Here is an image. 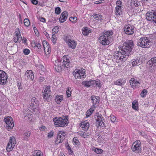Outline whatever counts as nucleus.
Here are the masks:
<instances>
[{"label": "nucleus", "mask_w": 156, "mask_h": 156, "mask_svg": "<svg viewBox=\"0 0 156 156\" xmlns=\"http://www.w3.org/2000/svg\"><path fill=\"white\" fill-rule=\"evenodd\" d=\"M72 60L68 55L63 56L61 60L57 59L55 62V69L57 72H60L62 69L72 66L71 63Z\"/></svg>", "instance_id": "obj_1"}, {"label": "nucleus", "mask_w": 156, "mask_h": 156, "mask_svg": "<svg viewBox=\"0 0 156 156\" xmlns=\"http://www.w3.org/2000/svg\"><path fill=\"white\" fill-rule=\"evenodd\" d=\"M134 46L133 41L132 40H126L124 43L123 46H120L119 52L121 55L129 56Z\"/></svg>", "instance_id": "obj_2"}, {"label": "nucleus", "mask_w": 156, "mask_h": 156, "mask_svg": "<svg viewBox=\"0 0 156 156\" xmlns=\"http://www.w3.org/2000/svg\"><path fill=\"white\" fill-rule=\"evenodd\" d=\"M112 34L111 30L105 31L99 38L100 43L104 45L109 44L110 43V36Z\"/></svg>", "instance_id": "obj_3"}, {"label": "nucleus", "mask_w": 156, "mask_h": 156, "mask_svg": "<svg viewBox=\"0 0 156 156\" xmlns=\"http://www.w3.org/2000/svg\"><path fill=\"white\" fill-rule=\"evenodd\" d=\"M53 121L55 126L58 127L66 126L69 123L66 116L64 119H62L61 117L59 118L56 117L54 118Z\"/></svg>", "instance_id": "obj_4"}, {"label": "nucleus", "mask_w": 156, "mask_h": 156, "mask_svg": "<svg viewBox=\"0 0 156 156\" xmlns=\"http://www.w3.org/2000/svg\"><path fill=\"white\" fill-rule=\"evenodd\" d=\"M151 41L147 37H141L137 42V45L143 48H149L151 45Z\"/></svg>", "instance_id": "obj_5"}, {"label": "nucleus", "mask_w": 156, "mask_h": 156, "mask_svg": "<svg viewBox=\"0 0 156 156\" xmlns=\"http://www.w3.org/2000/svg\"><path fill=\"white\" fill-rule=\"evenodd\" d=\"M146 18L149 21L154 22V24L156 25V11L152 10L151 12H147L146 14Z\"/></svg>", "instance_id": "obj_6"}, {"label": "nucleus", "mask_w": 156, "mask_h": 156, "mask_svg": "<svg viewBox=\"0 0 156 156\" xmlns=\"http://www.w3.org/2000/svg\"><path fill=\"white\" fill-rule=\"evenodd\" d=\"M4 121L6 124V127L9 129H12L14 126V123L12 118L10 116L5 117Z\"/></svg>", "instance_id": "obj_7"}, {"label": "nucleus", "mask_w": 156, "mask_h": 156, "mask_svg": "<svg viewBox=\"0 0 156 156\" xmlns=\"http://www.w3.org/2000/svg\"><path fill=\"white\" fill-rule=\"evenodd\" d=\"M141 143L140 141L137 140L134 142L132 146L131 149L133 152L136 153H139L141 152L140 148Z\"/></svg>", "instance_id": "obj_8"}, {"label": "nucleus", "mask_w": 156, "mask_h": 156, "mask_svg": "<svg viewBox=\"0 0 156 156\" xmlns=\"http://www.w3.org/2000/svg\"><path fill=\"white\" fill-rule=\"evenodd\" d=\"M134 27L130 24H128L124 26V30L125 33L128 35H131L134 33Z\"/></svg>", "instance_id": "obj_9"}, {"label": "nucleus", "mask_w": 156, "mask_h": 156, "mask_svg": "<svg viewBox=\"0 0 156 156\" xmlns=\"http://www.w3.org/2000/svg\"><path fill=\"white\" fill-rule=\"evenodd\" d=\"M7 78V74L2 70H0V84L3 85L6 83Z\"/></svg>", "instance_id": "obj_10"}, {"label": "nucleus", "mask_w": 156, "mask_h": 156, "mask_svg": "<svg viewBox=\"0 0 156 156\" xmlns=\"http://www.w3.org/2000/svg\"><path fill=\"white\" fill-rule=\"evenodd\" d=\"M31 105H30L28 108L29 110L31 109H34L37 108L39 105V102L38 100L35 98H32L31 100Z\"/></svg>", "instance_id": "obj_11"}, {"label": "nucleus", "mask_w": 156, "mask_h": 156, "mask_svg": "<svg viewBox=\"0 0 156 156\" xmlns=\"http://www.w3.org/2000/svg\"><path fill=\"white\" fill-rule=\"evenodd\" d=\"M90 99L92 100V102L94 104L93 106L94 108H96L99 102V98L98 97H96L95 96H91Z\"/></svg>", "instance_id": "obj_12"}, {"label": "nucleus", "mask_w": 156, "mask_h": 156, "mask_svg": "<svg viewBox=\"0 0 156 156\" xmlns=\"http://www.w3.org/2000/svg\"><path fill=\"white\" fill-rule=\"evenodd\" d=\"M68 15V12L66 11H64L60 16L59 20L61 23H62L66 21Z\"/></svg>", "instance_id": "obj_13"}, {"label": "nucleus", "mask_w": 156, "mask_h": 156, "mask_svg": "<svg viewBox=\"0 0 156 156\" xmlns=\"http://www.w3.org/2000/svg\"><path fill=\"white\" fill-rule=\"evenodd\" d=\"M16 35L13 38V41L15 43L17 42H20L22 40V37L21 36L20 32L19 30L18 32L16 31Z\"/></svg>", "instance_id": "obj_14"}, {"label": "nucleus", "mask_w": 156, "mask_h": 156, "mask_svg": "<svg viewBox=\"0 0 156 156\" xmlns=\"http://www.w3.org/2000/svg\"><path fill=\"white\" fill-rule=\"evenodd\" d=\"M25 76H27L28 79L33 80L34 78V76L32 70H27L25 73Z\"/></svg>", "instance_id": "obj_15"}, {"label": "nucleus", "mask_w": 156, "mask_h": 156, "mask_svg": "<svg viewBox=\"0 0 156 156\" xmlns=\"http://www.w3.org/2000/svg\"><path fill=\"white\" fill-rule=\"evenodd\" d=\"M66 42L68 44L70 48L73 49L75 48H76V44L74 40L69 39L66 41Z\"/></svg>", "instance_id": "obj_16"}, {"label": "nucleus", "mask_w": 156, "mask_h": 156, "mask_svg": "<svg viewBox=\"0 0 156 156\" xmlns=\"http://www.w3.org/2000/svg\"><path fill=\"white\" fill-rule=\"evenodd\" d=\"M82 84L84 86L90 87V86L93 85L92 80L83 81L82 82Z\"/></svg>", "instance_id": "obj_17"}, {"label": "nucleus", "mask_w": 156, "mask_h": 156, "mask_svg": "<svg viewBox=\"0 0 156 156\" xmlns=\"http://www.w3.org/2000/svg\"><path fill=\"white\" fill-rule=\"evenodd\" d=\"M115 13L117 16H120L122 14V7H115Z\"/></svg>", "instance_id": "obj_18"}, {"label": "nucleus", "mask_w": 156, "mask_h": 156, "mask_svg": "<svg viewBox=\"0 0 156 156\" xmlns=\"http://www.w3.org/2000/svg\"><path fill=\"white\" fill-rule=\"evenodd\" d=\"M130 83L131 85L133 86H135L138 84H140L139 81H137L134 78H132L130 81Z\"/></svg>", "instance_id": "obj_19"}, {"label": "nucleus", "mask_w": 156, "mask_h": 156, "mask_svg": "<svg viewBox=\"0 0 156 156\" xmlns=\"http://www.w3.org/2000/svg\"><path fill=\"white\" fill-rule=\"evenodd\" d=\"M65 136H63L60 135H58L57 139L55 141V144H58L59 143H60L63 141V140L65 139Z\"/></svg>", "instance_id": "obj_20"}, {"label": "nucleus", "mask_w": 156, "mask_h": 156, "mask_svg": "<svg viewBox=\"0 0 156 156\" xmlns=\"http://www.w3.org/2000/svg\"><path fill=\"white\" fill-rule=\"evenodd\" d=\"M31 134L30 131L25 132L23 134L24 140L26 141L28 140V138L30 136Z\"/></svg>", "instance_id": "obj_21"}, {"label": "nucleus", "mask_w": 156, "mask_h": 156, "mask_svg": "<svg viewBox=\"0 0 156 156\" xmlns=\"http://www.w3.org/2000/svg\"><path fill=\"white\" fill-rule=\"evenodd\" d=\"M132 66H134L136 65H139L140 64V59L138 58L134 59L131 61Z\"/></svg>", "instance_id": "obj_22"}, {"label": "nucleus", "mask_w": 156, "mask_h": 156, "mask_svg": "<svg viewBox=\"0 0 156 156\" xmlns=\"http://www.w3.org/2000/svg\"><path fill=\"white\" fill-rule=\"evenodd\" d=\"M148 62L151 66H156V57L151 58Z\"/></svg>", "instance_id": "obj_23"}, {"label": "nucleus", "mask_w": 156, "mask_h": 156, "mask_svg": "<svg viewBox=\"0 0 156 156\" xmlns=\"http://www.w3.org/2000/svg\"><path fill=\"white\" fill-rule=\"evenodd\" d=\"M43 97L44 99H45V100L46 101H47L48 102L49 101L50 99L51 98L52 96L50 94H48L47 93L44 92V93H43Z\"/></svg>", "instance_id": "obj_24"}, {"label": "nucleus", "mask_w": 156, "mask_h": 156, "mask_svg": "<svg viewBox=\"0 0 156 156\" xmlns=\"http://www.w3.org/2000/svg\"><path fill=\"white\" fill-rule=\"evenodd\" d=\"M24 115V119L26 120L31 121L32 119V115L30 113L23 114Z\"/></svg>", "instance_id": "obj_25"}, {"label": "nucleus", "mask_w": 156, "mask_h": 156, "mask_svg": "<svg viewBox=\"0 0 156 156\" xmlns=\"http://www.w3.org/2000/svg\"><path fill=\"white\" fill-rule=\"evenodd\" d=\"M80 70H76L74 71L73 75L75 78H81V76H80Z\"/></svg>", "instance_id": "obj_26"}, {"label": "nucleus", "mask_w": 156, "mask_h": 156, "mask_svg": "<svg viewBox=\"0 0 156 156\" xmlns=\"http://www.w3.org/2000/svg\"><path fill=\"white\" fill-rule=\"evenodd\" d=\"M63 99L62 95H57L56 97L55 100L57 103L59 104Z\"/></svg>", "instance_id": "obj_27"}, {"label": "nucleus", "mask_w": 156, "mask_h": 156, "mask_svg": "<svg viewBox=\"0 0 156 156\" xmlns=\"http://www.w3.org/2000/svg\"><path fill=\"white\" fill-rule=\"evenodd\" d=\"M15 145H12L8 143L7 146L6 147V150L7 151L9 152L11 151Z\"/></svg>", "instance_id": "obj_28"}, {"label": "nucleus", "mask_w": 156, "mask_h": 156, "mask_svg": "<svg viewBox=\"0 0 156 156\" xmlns=\"http://www.w3.org/2000/svg\"><path fill=\"white\" fill-rule=\"evenodd\" d=\"M44 51L45 54L47 55H48L51 52V49L49 45H47L45 47H44Z\"/></svg>", "instance_id": "obj_29"}, {"label": "nucleus", "mask_w": 156, "mask_h": 156, "mask_svg": "<svg viewBox=\"0 0 156 156\" xmlns=\"http://www.w3.org/2000/svg\"><path fill=\"white\" fill-rule=\"evenodd\" d=\"M123 83V80L121 79H119L114 82V84L119 86H121Z\"/></svg>", "instance_id": "obj_30"}, {"label": "nucleus", "mask_w": 156, "mask_h": 156, "mask_svg": "<svg viewBox=\"0 0 156 156\" xmlns=\"http://www.w3.org/2000/svg\"><path fill=\"white\" fill-rule=\"evenodd\" d=\"M81 126L82 127L85 129H88L89 127V122H82Z\"/></svg>", "instance_id": "obj_31"}, {"label": "nucleus", "mask_w": 156, "mask_h": 156, "mask_svg": "<svg viewBox=\"0 0 156 156\" xmlns=\"http://www.w3.org/2000/svg\"><path fill=\"white\" fill-rule=\"evenodd\" d=\"M82 32L84 35L87 36L89 34V33L91 32V31L87 28H85L82 29Z\"/></svg>", "instance_id": "obj_32"}, {"label": "nucleus", "mask_w": 156, "mask_h": 156, "mask_svg": "<svg viewBox=\"0 0 156 156\" xmlns=\"http://www.w3.org/2000/svg\"><path fill=\"white\" fill-rule=\"evenodd\" d=\"M50 86H49L47 87L45 89H43V93H47L51 94V91L50 90Z\"/></svg>", "instance_id": "obj_33"}, {"label": "nucleus", "mask_w": 156, "mask_h": 156, "mask_svg": "<svg viewBox=\"0 0 156 156\" xmlns=\"http://www.w3.org/2000/svg\"><path fill=\"white\" fill-rule=\"evenodd\" d=\"M92 83L93 85L95 84L96 86L99 87H101L100 82L99 80H92Z\"/></svg>", "instance_id": "obj_34"}, {"label": "nucleus", "mask_w": 156, "mask_h": 156, "mask_svg": "<svg viewBox=\"0 0 156 156\" xmlns=\"http://www.w3.org/2000/svg\"><path fill=\"white\" fill-rule=\"evenodd\" d=\"M122 55L119 56V54L118 55H117V57L118 58L119 60H122V61H125L127 59V58L126 57V55Z\"/></svg>", "instance_id": "obj_35"}, {"label": "nucleus", "mask_w": 156, "mask_h": 156, "mask_svg": "<svg viewBox=\"0 0 156 156\" xmlns=\"http://www.w3.org/2000/svg\"><path fill=\"white\" fill-rule=\"evenodd\" d=\"M16 141L15 137L14 136H12L10 138L9 143V144L15 145Z\"/></svg>", "instance_id": "obj_36"}, {"label": "nucleus", "mask_w": 156, "mask_h": 156, "mask_svg": "<svg viewBox=\"0 0 156 156\" xmlns=\"http://www.w3.org/2000/svg\"><path fill=\"white\" fill-rule=\"evenodd\" d=\"M94 17L97 18V20L101 21L102 20V16L100 14H96Z\"/></svg>", "instance_id": "obj_37"}, {"label": "nucleus", "mask_w": 156, "mask_h": 156, "mask_svg": "<svg viewBox=\"0 0 156 156\" xmlns=\"http://www.w3.org/2000/svg\"><path fill=\"white\" fill-rule=\"evenodd\" d=\"M24 23L26 27H28L30 25V22L29 20L27 18H25L24 20Z\"/></svg>", "instance_id": "obj_38"}, {"label": "nucleus", "mask_w": 156, "mask_h": 156, "mask_svg": "<svg viewBox=\"0 0 156 156\" xmlns=\"http://www.w3.org/2000/svg\"><path fill=\"white\" fill-rule=\"evenodd\" d=\"M137 103L136 101H133L132 103V108L135 110H137L138 109V106L136 105Z\"/></svg>", "instance_id": "obj_39"}, {"label": "nucleus", "mask_w": 156, "mask_h": 156, "mask_svg": "<svg viewBox=\"0 0 156 156\" xmlns=\"http://www.w3.org/2000/svg\"><path fill=\"white\" fill-rule=\"evenodd\" d=\"M103 118L102 117V115L100 114V115L98 114L97 115V118L96 119V123H98V122L100 121V120H103Z\"/></svg>", "instance_id": "obj_40"}, {"label": "nucleus", "mask_w": 156, "mask_h": 156, "mask_svg": "<svg viewBox=\"0 0 156 156\" xmlns=\"http://www.w3.org/2000/svg\"><path fill=\"white\" fill-rule=\"evenodd\" d=\"M66 92L68 97H69L71 94V90L70 88L68 87L67 90H66Z\"/></svg>", "instance_id": "obj_41"}, {"label": "nucleus", "mask_w": 156, "mask_h": 156, "mask_svg": "<svg viewBox=\"0 0 156 156\" xmlns=\"http://www.w3.org/2000/svg\"><path fill=\"white\" fill-rule=\"evenodd\" d=\"M147 93V91L145 89H144L142 91V92L140 94V95L143 98L146 95Z\"/></svg>", "instance_id": "obj_42"}, {"label": "nucleus", "mask_w": 156, "mask_h": 156, "mask_svg": "<svg viewBox=\"0 0 156 156\" xmlns=\"http://www.w3.org/2000/svg\"><path fill=\"white\" fill-rule=\"evenodd\" d=\"M80 76H81L80 79H81L82 78H85L86 76L84 70H83L82 72L80 70Z\"/></svg>", "instance_id": "obj_43"}, {"label": "nucleus", "mask_w": 156, "mask_h": 156, "mask_svg": "<svg viewBox=\"0 0 156 156\" xmlns=\"http://www.w3.org/2000/svg\"><path fill=\"white\" fill-rule=\"evenodd\" d=\"M55 33H52V41L53 43L54 44H55L56 41V38L55 37Z\"/></svg>", "instance_id": "obj_44"}, {"label": "nucleus", "mask_w": 156, "mask_h": 156, "mask_svg": "<svg viewBox=\"0 0 156 156\" xmlns=\"http://www.w3.org/2000/svg\"><path fill=\"white\" fill-rule=\"evenodd\" d=\"M77 18L76 17H70L69 18V20L73 23H75L77 20Z\"/></svg>", "instance_id": "obj_45"}, {"label": "nucleus", "mask_w": 156, "mask_h": 156, "mask_svg": "<svg viewBox=\"0 0 156 156\" xmlns=\"http://www.w3.org/2000/svg\"><path fill=\"white\" fill-rule=\"evenodd\" d=\"M132 3L135 6L137 7L140 5V2L137 1L136 0H135L132 1Z\"/></svg>", "instance_id": "obj_46"}, {"label": "nucleus", "mask_w": 156, "mask_h": 156, "mask_svg": "<svg viewBox=\"0 0 156 156\" xmlns=\"http://www.w3.org/2000/svg\"><path fill=\"white\" fill-rule=\"evenodd\" d=\"M61 12V9L59 7H57L55 8V13L56 14H59Z\"/></svg>", "instance_id": "obj_47"}, {"label": "nucleus", "mask_w": 156, "mask_h": 156, "mask_svg": "<svg viewBox=\"0 0 156 156\" xmlns=\"http://www.w3.org/2000/svg\"><path fill=\"white\" fill-rule=\"evenodd\" d=\"M34 44L35 45L34 46V47H37L38 49H41V47L40 43L36 42V43L34 42Z\"/></svg>", "instance_id": "obj_48"}, {"label": "nucleus", "mask_w": 156, "mask_h": 156, "mask_svg": "<svg viewBox=\"0 0 156 156\" xmlns=\"http://www.w3.org/2000/svg\"><path fill=\"white\" fill-rule=\"evenodd\" d=\"M98 124L101 127H105V124L104 122L103 121V120H100V121L98 122Z\"/></svg>", "instance_id": "obj_49"}, {"label": "nucleus", "mask_w": 156, "mask_h": 156, "mask_svg": "<svg viewBox=\"0 0 156 156\" xmlns=\"http://www.w3.org/2000/svg\"><path fill=\"white\" fill-rule=\"evenodd\" d=\"M110 119L111 121L112 122H115L116 119L115 117L113 115H111L110 117Z\"/></svg>", "instance_id": "obj_50"}, {"label": "nucleus", "mask_w": 156, "mask_h": 156, "mask_svg": "<svg viewBox=\"0 0 156 156\" xmlns=\"http://www.w3.org/2000/svg\"><path fill=\"white\" fill-rule=\"evenodd\" d=\"M30 52V51L29 49L25 48L23 50V53L25 55H27L29 54Z\"/></svg>", "instance_id": "obj_51"}, {"label": "nucleus", "mask_w": 156, "mask_h": 156, "mask_svg": "<svg viewBox=\"0 0 156 156\" xmlns=\"http://www.w3.org/2000/svg\"><path fill=\"white\" fill-rule=\"evenodd\" d=\"M122 2L120 1H118L116 3V7H121Z\"/></svg>", "instance_id": "obj_52"}, {"label": "nucleus", "mask_w": 156, "mask_h": 156, "mask_svg": "<svg viewBox=\"0 0 156 156\" xmlns=\"http://www.w3.org/2000/svg\"><path fill=\"white\" fill-rule=\"evenodd\" d=\"M41 151H34V154L36 155H34L33 156H41Z\"/></svg>", "instance_id": "obj_53"}, {"label": "nucleus", "mask_w": 156, "mask_h": 156, "mask_svg": "<svg viewBox=\"0 0 156 156\" xmlns=\"http://www.w3.org/2000/svg\"><path fill=\"white\" fill-rule=\"evenodd\" d=\"M54 132L53 131H51L50 132H49L48 133V137L49 138H50L51 137H52L53 136Z\"/></svg>", "instance_id": "obj_54"}, {"label": "nucleus", "mask_w": 156, "mask_h": 156, "mask_svg": "<svg viewBox=\"0 0 156 156\" xmlns=\"http://www.w3.org/2000/svg\"><path fill=\"white\" fill-rule=\"evenodd\" d=\"M17 87L19 89L22 90L23 89L22 84L20 82H19L17 83Z\"/></svg>", "instance_id": "obj_55"}, {"label": "nucleus", "mask_w": 156, "mask_h": 156, "mask_svg": "<svg viewBox=\"0 0 156 156\" xmlns=\"http://www.w3.org/2000/svg\"><path fill=\"white\" fill-rule=\"evenodd\" d=\"M42 44L44 48V47H45L46 46H47V45H49L48 43L45 40H44L43 41Z\"/></svg>", "instance_id": "obj_56"}, {"label": "nucleus", "mask_w": 156, "mask_h": 156, "mask_svg": "<svg viewBox=\"0 0 156 156\" xmlns=\"http://www.w3.org/2000/svg\"><path fill=\"white\" fill-rule=\"evenodd\" d=\"M103 152V150L101 149L97 148L96 153L98 154L101 153Z\"/></svg>", "instance_id": "obj_57"}, {"label": "nucleus", "mask_w": 156, "mask_h": 156, "mask_svg": "<svg viewBox=\"0 0 156 156\" xmlns=\"http://www.w3.org/2000/svg\"><path fill=\"white\" fill-rule=\"evenodd\" d=\"M60 135L63 136H65V133L64 132L59 131L58 134V135Z\"/></svg>", "instance_id": "obj_58"}, {"label": "nucleus", "mask_w": 156, "mask_h": 156, "mask_svg": "<svg viewBox=\"0 0 156 156\" xmlns=\"http://www.w3.org/2000/svg\"><path fill=\"white\" fill-rule=\"evenodd\" d=\"M55 28H57V27H54L52 30V32L54 33L57 34L58 32V30L57 29L56 30H55Z\"/></svg>", "instance_id": "obj_59"}, {"label": "nucleus", "mask_w": 156, "mask_h": 156, "mask_svg": "<svg viewBox=\"0 0 156 156\" xmlns=\"http://www.w3.org/2000/svg\"><path fill=\"white\" fill-rule=\"evenodd\" d=\"M73 142L75 144H77L79 143V141L78 140L74 138L73 139Z\"/></svg>", "instance_id": "obj_60"}, {"label": "nucleus", "mask_w": 156, "mask_h": 156, "mask_svg": "<svg viewBox=\"0 0 156 156\" xmlns=\"http://www.w3.org/2000/svg\"><path fill=\"white\" fill-rule=\"evenodd\" d=\"M31 2L34 5H37L38 4V1L37 0H30Z\"/></svg>", "instance_id": "obj_61"}, {"label": "nucleus", "mask_w": 156, "mask_h": 156, "mask_svg": "<svg viewBox=\"0 0 156 156\" xmlns=\"http://www.w3.org/2000/svg\"><path fill=\"white\" fill-rule=\"evenodd\" d=\"M34 30L37 36H38L39 35V33L37 30V29L36 27H34Z\"/></svg>", "instance_id": "obj_62"}, {"label": "nucleus", "mask_w": 156, "mask_h": 156, "mask_svg": "<svg viewBox=\"0 0 156 156\" xmlns=\"http://www.w3.org/2000/svg\"><path fill=\"white\" fill-rule=\"evenodd\" d=\"M44 80V78L42 76H40L39 79V81L40 82H42Z\"/></svg>", "instance_id": "obj_63"}, {"label": "nucleus", "mask_w": 156, "mask_h": 156, "mask_svg": "<svg viewBox=\"0 0 156 156\" xmlns=\"http://www.w3.org/2000/svg\"><path fill=\"white\" fill-rule=\"evenodd\" d=\"M43 33L44 35L46 36L47 38H50L49 34L46 31H44Z\"/></svg>", "instance_id": "obj_64"}]
</instances>
